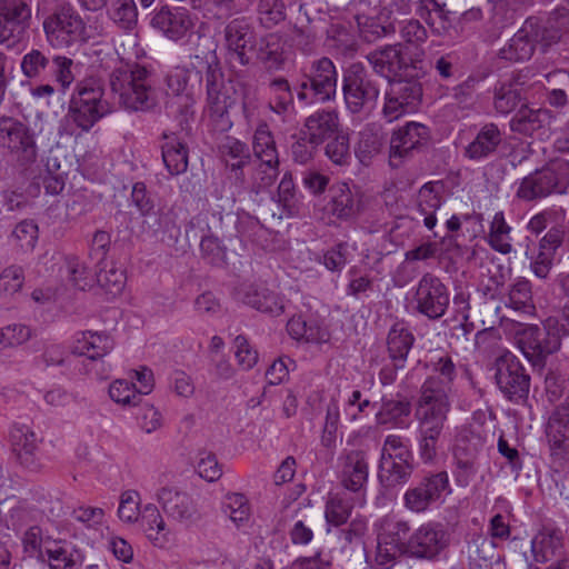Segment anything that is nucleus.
Listing matches in <instances>:
<instances>
[{"label": "nucleus", "instance_id": "f257e3e1", "mask_svg": "<svg viewBox=\"0 0 569 569\" xmlns=\"http://www.w3.org/2000/svg\"><path fill=\"white\" fill-rule=\"evenodd\" d=\"M189 71H194L204 81L207 93V107L210 118L216 122V127L222 130L231 128L232 122L229 118V109L233 104V99L224 82V73L214 51L198 50L190 56Z\"/></svg>", "mask_w": 569, "mask_h": 569}, {"label": "nucleus", "instance_id": "f03ea898", "mask_svg": "<svg viewBox=\"0 0 569 569\" xmlns=\"http://www.w3.org/2000/svg\"><path fill=\"white\" fill-rule=\"evenodd\" d=\"M109 86L128 110L148 111L157 104L150 71L136 62L120 61L109 74Z\"/></svg>", "mask_w": 569, "mask_h": 569}, {"label": "nucleus", "instance_id": "7ed1b4c3", "mask_svg": "<svg viewBox=\"0 0 569 569\" xmlns=\"http://www.w3.org/2000/svg\"><path fill=\"white\" fill-rule=\"evenodd\" d=\"M47 41L53 48H69L86 41V23L71 3L64 0H39Z\"/></svg>", "mask_w": 569, "mask_h": 569}, {"label": "nucleus", "instance_id": "20e7f679", "mask_svg": "<svg viewBox=\"0 0 569 569\" xmlns=\"http://www.w3.org/2000/svg\"><path fill=\"white\" fill-rule=\"evenodd\" d=\"M104 88L94 77L79 81L69 102L67 117L80 129L90 130L101 118L111 112L103 99Z\"/></svg>", "mask_w": 569, "mask_h": 569}, {"label": "nucleus", "instance_id": "39448f33", "mask_svg": "<svg viewBox=\"0 0 569 569\" xmlns=\"http://www.w3.org/2000/svg\"><path fill=\"white\" fill-rule=\"evenodd\" d=\"M338 72L335 63L327 57L310 62L302 69L297 98L301 102H327L337 92Z\"/></svg>", "mask_w": 569, "mask_h": 569}, {"label": "nucleus", "instance_id": "423d86ee", "mask_svg": "<svg viewBox=\"0 0 569 569\" xmlns=\"http://www.w3.org/2000/svg\"><path fill=\"white\" fill-rule=\"evenodd\" d=\"M375 527L377 535L375 566L377 568H392L397 565L399 556L407 555L410 525L407 520L395 516H386Z\"/></svg>", "mask_w": 569, "mask_h": 569}, {"label": "nucleus", "instance_id": "0eeeda50", "mask_svg": "<svg viewBox=\"0 0 569 569\" xmlns=\"http://www.w3.org/2000/svg\"><path fill=\"white\" fill-rule=\"evenodd\" d=\"M569 183V161L555 160L522 179L517 196L526 201L565 192Z\"/></svg>", "mask_w": 569, "mask_h": 569}, {"label": "nucleus", "instance_id": "6e6552de", "mask_svg": "<svg viewBox=\"0 0 569 569\" xmlns=\"http://www.w3.org/2000/svg\"><path fill=\"white\" fill-rule=\"evenodd\" d=\"M517 343L525 357L539 365L561 346V327L555 317H548L541 327L529 326L517 336Z\"/></svg>", "mask_w": 569, "mask_h": 569}, {"label": "nucleus", "instance_id": "1a4fd4ad", "mask_svg": "<svg viewBox=\"0 0 569 569\" xmlns=\"http://www.w3.org/2000/svg\"><path fill=\"white\" fill-rule=\"evenodd\" d=\"M343 98L352 113L376 103L380 89L377 79L361 63H352L343 76Z\"/></svg>", "mask_w": 569, "mask_h": 569}, {"label": "nucleus", "instance_id": "9d476101", "mask_svg": "<svg viewBox=\"0 0 569 569\" xmlns=\"http://www.w3.org/2000/svg\"><path fill=\"white\" fill-rule=\"evenodd\" d=\"M495 378L499 390L509 401L517 405L528 402L531 378L516 356L506 352L497 358Z\"/></svg>", "mask_w": 569, "mask_h": 569}, {"label": "nucleus", "instance_id": "9b49d317", "mask_svg": "<svg viewBox=\"0 0 569 569\" xmlns=\"http://www.w3.org/2000/svg\"><path fill=\"white\" fill-rule=\"evenodd\" d=\"M0 147L21 164L32 163L38 157L34 131L27 122L13 117H0Z\"/></svg>", "mask_w": 569, "mask_h": 569}, {"label": "nucleus", "instance_id": "f8f14e48", "mask_svg": "<svg viewBox=\"0 0 569 569\" xmlns=\"http://www.w3.org/2000/svg\"><path fill=\"white\" fill-rule=\"evenodd\" d=\"M413 76L397 78L390 80V88L386 92L385 106L382 109L383 117L392 122L401 116L411 112L417 108L422 98L421 83Z\"/></svg>", "mask_w": 569, "mask_h": 569}, {"label": "nucleus", "instance_id": "ddd939ff", "mask_svg": "<svg viewBox=\"0 0 569 569\" xmlns=\"http://www.w3.org/2000/svg\"><path fill=\"white\" fill-rule=\"evenodd\" d=\"M413 299L417 312L430 320L443 317L450 302L448 288L439 277L430 272L418 281Z\"/></svg>", "mask_w": 569, "mask_h": 569}, {"label": "nucleus", "instance_id": "4468645a", "mask_svg": "<svg viewBox=\"0 0 569 569\" xmlns=\"http://www.w3.org/2000/svg\"><path fill=\"white\" fill-rule=\"evenodd\" d=\"M448 473L440 471L423 477L417 486L408 489L403 496L405 507L411 512L420 513L439 501L446 493H450Z\"/></svg>", "mask_w": 569, "mask_h": 569}, {"label": "nucleus", "instance_id": "2eb2a0df", "mask_svg": "<svg viewBox=\"0 0 569 569\" xmlns=\"http://www.w3.org/2000/svg\"><path fill=\"white\" fill-rule=\"evenodd\" d=\"M366 59L376 73L389 81L413 76V71L417 70L415 61L403 53L401 43L378 48L369 52Z\"/></svg>", "mask_w": 569, "mask_h": 569}, {"label": "nucleus", "instance_id": "dca6fc26", "mask_svg": "<svg viewBox=\"0 0 569 569\" xmlns=\"http://www.w3.org/2000/svg\"><path fill=\"white\" fill-rule=\"evenodd\" d=\"M339 483L352 493L365 491L369 478V457L362 449L343 450L337 459Z\"/></svg>", "mask_w": 569, "mask_h": 569}, {"label": "nucleus", "instance_id": "f3484780", "mask_svg": "<svg viewBox=\"0 0 569 569\" xmlns=\"http://www.w3.org/2000/svg\"><path fill=\"white\" fill-rule=\"evenodd\" d=\"M448 411L417 409L419 457L425 463L435 461L443 435Z\"/></svg>", "mask_w": 569, "mask_h": 569}, {"label": "nucleus", "instance_id": "a211bd4d", "mask_svg": "<svg viewBox=\"0 0 569 569\" xmlns=\"http://www.w3.org/2000/svg\"><path fill=\"white\" fill-rule=\"evenodd\" d=\"M449 543V538L441 523L427 522L417 528L407 543L408 557L431 560Z\"/></svg>", "mask_w": 569, "mask_h": 569}, {"label": "nucleus", "instance_id": "6ab92c4d", "mask_svg": "<svg viewBox=\"0 0 569 569\" xmlns=\"http://www.w3.org/2000/svg\"><path fill=\"white\" fill-rule=\"evenodd\" d=\"M430 140V130L422 123L409 122L395 131L390 139L389 162L398 168L413 150L426 146Z\"/></svg>", "mask_w": 569, "mask_h": 569}, {"label": "nucleus", "instance_id": "aec40b11", "mask_svg": "<svg viewBox=\"0 0 569 569\" xmlns=\"http://www.w3.org/2000/svg\"><path fill=\"white\" fill-rule=\"evenodd\" d=\"M151 26L168 39L177 41L194 27V19L186 8L163 6L154 12Z\"/></svg>", "mask_w": 569, "mask_h": 569}, {"label": "nucleus", "instance_id": "412c9836", "mask_svg": "<svg viewBox=\"0 0 569 569\" xmlns=\"http://www.w3.org/2000/svg\"><path fill=\"white\" fill-rule=\"evenodd\" d=\"M224 41L228 50L239 60L241 66L251 61L250 51L253 50L256 39L254 28L244 17L232 19L224 27Z\"/></svg>", "mask_w": 569, "mask_h": 569}, {"label": "nucleus", "instance_id": "4be33fe9", "mask_svg": "<svg viewBox=\"0 0 569 569\" xmlns=\"http://www.w3.org/2000/svg\"><path fill=\"white\" fill-rule=\"evenodd\" d=\"M482 447L481 439L461 438L453 448L455 479L457 485L467 487L478 472V455Z\"/></svg>", "mask_w": 569, "mask_h": 569}, {"label": "nucleus", "instance_id": "5701e85b", "mask_svg": "<svg viewBox=\"0 0 569 569\" xmlns=\"http://www.w3.org/2000/svg\"><path fill=\"white\" fill-rule=\"evenodd\" d=\"M220 154L229 170L228 179L242 189L246 184L243 168L250 163L249 147L233 137H226L219 146Z\"/></svg>", "mask_w": 569, "mask_h": 569}, {"label": "nucleus", "instance_id": "b1692460", "mask_svg": "<svg viewBox=\"0 0 569 569\" xmlns=\"http://www.w3.org/2000/svg\"><path fill=\"white\" fill-rule=\"evenodd\" d=\"M339 132V117L335 110H318L305 120L300 134L312 146H320Z\"/></svg>", "mask_w": 569, "mask_h": 569}, {"label": "nucleus", "instance_id": "393cba45", "mask_svg": "<svg viewBox=\"0 0 569 569\" xmlns=\"http://www.w3.org/2000/svg\"><path fill=\"white\" fill-rule=\"evenodd\" d=\"M409 458L410 452L408 450L395 455L381 452L378 476L381 485L392 488L406 483L413 470Z\"/></svg>", "mask_w": 569, "mask_h": 569}, {"label": "nucleus", "instance_id": "a878e982", "mask_svg": "<svg viewBox=\"0 0 569 569\" xmlns=\"http://www.w3.org/2000/svg\"><path fill=\"white\" fill-rule=\"evenodd\" d=\"M157 497L163 511L169 517L180 522L191 521L196 518L197 509L188 493L163 487L158 491Z\"/></svg>", "mask_w": 569, "mask_h": 569}, {"label": "nucleus", "instance_id": "bb28decb", "mask_svg": "<svg viewBox=\"0 0 569 569\" xmlns=\"http://www.w3.org/2000/svg\"><path fill=\"white\" fill-rule=\"evenodd\" d=\"M452 385L440 381V376H429L421 386L417 409L450 411L449 395Z\"/></svg>", "mask_w": 569, "mask_h": 569}, {"label": "nucleus", "instance_id": "cd10ccee", "mask_svg": "<svg viewBox=\"0 0 569 569\" xmlns=\"http://www.w3.org/2000/svg\"><path fill=\"white\" fill-rule=\"evenodd\" d=\"M11 441L20 463L30 470H38V439L31 428L26 425L14 426L11 430Z\"/></svg>", "mask_w": 569, "mask_h": 569}, {"label": "nucleus", "instance_id": "c85d7f7f", "mask_svg": "<svg viewBox=\"0 0 569 569\" xmlns=\"http://www.w3.org/2000/svg\"><path fill=\"white\" fill-rule=\"evenodd\" d=\"M563 547L560 529L542 527L531 540V553L538 563H546L558 556Z\"/></svg>", "mask_w": 569, "mask_h": 569}, {"label": "nucleus", "instance_id": "c756f323", "mask_svg": "<svg viewBox=\"0 0 569 569\" xmlns=\"http://www.w3.org/2000/svg\"><path fill=\"white\" fill-rule=\"evenodd\" d=\"M502 140V132L498 126L495 123H487L466 147L465 156L471 160H481L487 158L496 152Z\"/></svg>", "mask_w": 569, "mask_h": 569}, {"label": "nucleus", "instance_id": "7c9ffc66", "mask_svg": "<svg viewBox=\"0 0 569 569\" xmlns=\"http://www.w3.org/2000/svg\"><path fill=\"white\" fill-rule=\"evenodd\" d=\"M416 13L437 36L447 34L451 28V12L441 0H419Z\"/></svg>", "mask_w": 569, "mask_h": 569}, {"label": "nucleus", "instance_id": "2f4dec72", "mask_svg": "<svg viewBox=\"0 0 569 569\" xmlns=\"http://www.w3.org/2000/svg\"><path fill=\"white\" fill-rule=\"evenodd\" d=\"M532 31V23L525 22L508 44L500 49L499 57L512 62L530 59L535 51V43L530 36L533 34Z\"/></svg>", "mask_w": 569, "mask_h": 569}, {"label": "nucleus", "instance_id": "473e14b6", "mask_svg": "<svg viewBox=\"0 0 569 569\" xmlns=\"http://www.w3.org/2000/svg\"><path fill=\"white\" fill-rule=\"evenodd\" d=\"M113 346V340L108 335L86 331L76 340L72 353L97 360L108 355Z\"/></svg>", "mask_w": 569, "mask_h": 569}, {"label": "nucleus", "instance_id": "72a5a7b5", "mask_svg": "<svg viewBox=\"0 0 569 569\" xmlns=\"http://www.w3.org/2000/svg\"><path fill=\"white\" fill-rule=\"evenodd\" d=\"M331 200L330 211L339 219L348 220L353 218L359 211V200L348 183L338 182L330 188Z\"/></svg>", "mask_w": 569, "mask_h": 569}, {"label": "nucleus", "instance_id": "f704fd0d", "mask_svg": "<svg viewBox=\"0 0 569 569\" xmlns=\"http://www.w3.org/2000/svg\"><path fill=\"white\" fill-rule=\"evenodd\" d=\"M167 140L162 146V159L172 176L183 173L188 169V149L176 133L163 134Z\"/></svg>", "mask_w": 569, "mask_h": 569}, {"label": "nucleus", "instance_id": "c9c22d12", "mask_svg": "<svg viewBox=\"0 0 569 569\" xmlns=\"http://www.w3.org/2000/svg\"><path fill=\"white\" fill-rule=\"evenodd\" d=\"M243 302L258 311L269 313L271 316H279L283 312L284 306L282 300L274 292L264 288H257L250 286L244 292Z\"/></svg>", "mask_w": 569, "mask_h": 569}, {"label": "nucleus", "instance_id": "e433bc0d", "mask_svg": "<svg viewBox=\"0 0 569 569\" xmlns=\"http://www.w3.org/2000/svg\"><path fill=\"white\" fill-rule=\"evenodd\" d=\"M437 184L428 182L423 184L417 196V208L423 217V224L429 230L437 223L436 212L442 204V198L436 190Z\"/></svg>", "mask_w": 569, "mask_h": 569}, {"label": "nucleus", "instance_id": "4c0bfd02", "mask_svg": "<svg viewBox=\"0 0 569 569\" xmlns=\"http://www.w3.org/2000/svg\"><path fill=\"white\" fill-rule=\"evenodd\" d=\"M547 119V110L531 109L523 104L511 118L510 129L511 131L520 134L531 136L533 132L543 127V123Z\"/></svg>", "mask_w": 569, "mask_h": 569}, {"label": "nucleus", "instance_id": "58836bf2", "mask_svg": "<svg viewBox=\"0 0 569 569\" xmlns=\"http://www.w3.org/2000/svg\"><path fill=\"white\" fill-rule=\"evenodd\" d=\"M415 342L413 335L401 323L392 326L388 333V351L392 360L405 362ZM402 367V365H396Z\"/></svg>", "mask_w": 569, "mask_h": 569}, {"label": "nucleus", "instance_id": "ea45409f", "mask_svg": "<svg viewBox=\"0 0 569 569\" xmlns=\"http://www.w3.org/2000/svg\"><path fill=\"white\" fill-rule=\"evenodd\" d=\"M269 107L278 114H284L293 107V93L283 77L272 79L268 84Z\"/></svg>", "mask_w": 569, "mask_h": 569}, {"label": "nucleus", "instance_id": "a19ab883", "mask_svg": "<svg viewBox=\"0 0 569 569\" xmlns=\"http://www.w3.org/2000/svg\"><path fill=\"white\" fill-rule=\"evenodd\" d=\"M252 148L254 156L263 164L279 163L276 142L267 123H261L256 129Z\"/></svg>", "mask_w": 569, "mask_h": 569}, {"label": "nucleus", "instance_id": "79ce46f5", "mask_svg": "<svg viewBox=\"0 0 569 569\" xmlns=\"http://www.w3.org/2000/svg\"><path fill=\"white\" fill-rule=\"evenodd\" d=\"M141 527L153 546L162 548L166 543V522L154 505H147L141 511Z\"/></svg>", "mask_w": 569, "mask_h": 569}, {"label": "nucleus", "instance_id": "37998d69", "mask_svg": "<svg viewBox=\"0 0 569 569\" xmlns=\"http://www.w3.org/2000/svg\"><path fill=\"white\" fill-rule=\"evenodd\" d=\"M97 282L112 297L118 296L124 288L126 274L124 270L118 268L112 261H104L98 264Z\"/></svg>", "mask_w": 569, "mask_h": 569}, {"label": "nucleus", "instance_id": "c03bdc74", "mask_svg": "<svg viewBox=\"0 0 569 569\" xmlns=\"http://www.w3.org/2000/svg\"><path fill=\"white\" fill-rule=\"evenodd\" d=\"M511 227L506 222L503 212H497L490 223L488 243L497 252L508 254L512 251Z\"/></svg>", "mask_w": 569, "mask_h": 569}, {"label": "nucleus", "instance_id": "a18cd8bd", "mask_svg": "<svg viewBox=\"0 0 569 569\" xmlns=\"http://www.w3.org/2000/svg\"><path fill=\"white\" fill-rule=\"evenodd\" d=\"M46 553L49 559L50 569H77L84 561L80 550L76 548L69 549L58 543L52 548H48Z\"/></svg>", "mask_w": 569, "mask_h": 569}, {"label": "nucleus", "instance_id": "49530a36", "mask_svg": "<svg viewBox=\"0 0 569 569\" xmlns=\"http://www.w3.org/2000/svg\"><path fill=\"white\" fill-rule=\"evenodd\" d=\"M251 59L254 57L269 67L278 66L282 59L279 52V40L276 34H267L254 39L253 50L250 51Z\"/></svg>", "mask_w": 569, "mask_h": 569}, {"label": "nucleus", "instance_id": "de8ad7c7", "mask_svg": "<svg viewBox=\"0 0 569 569\" xmlns=\"http://www.w3.org/2000/svg\"><path fill=\"white\" fill-rule=\"evenodd\" d=\"M411 407L407 400H382L381 408L377 413V419L380 425L392 423L401 426L403 418L410 415Z\"/></svg>", "mask_w": 569, "mask_h": 569}, {"label": "nucleus", "instance_id": "09e8293b", "mask_svg": "<svg viewBox=\"0 0 569 569\" xmlns=\"http://www.w3.org/2000/svg\"><path fill=\"white\" fill-rule=\"evenodd\" d=\"M222 511L237 526L248 522L250 518L249 501L242 493H228L222 502Z\"/></svg>", "mask_w": 569, "mask_h": 569}, {"label": "nucleus", "instance_id": "8fccbe9b", "mask_svg": "<svg viewBox=\"0 0 569 569\" xmlns=\"http://www.w3.org/2000/svg\"><path fill=\"white\" fill-rule=\"evenodd\" d=\"M525 22L532 23L533 34L530 36L535 46L537 43H541L543 47H549L550 44L558 42L561 38V32L565 31V29L551 22V14L549 16L546 24L535 17L528 18Z\"/></svg>", "mask_w": 569, "mask_h": 569}, {"label": "nucleus", "instance_id": "3c124183", "mask_svg": "<svg viewBox=\"0 0 569 569\" xmlns=\"http://www.w3.org/2000/svg\"><path fill=\"white\" fill-rule=\"evenodd\" d=\"M507 306L523 313H530L533 310L531 286L528 280L520 279L511 286Z\"/></svg>", "mask_w": 569, "mask_h": 569}, {"label": "nucleus", "instance_id": "603ef678", "mask_svg": "<svg viewBox=\"0 0 569 569\" xmlns=\"http://www.w3.org/2000/svg\"><path fill=\"white\" fill-rule=\"evenodd\" d=\"M303 16V19H299V22L293 27L292 39L300 50L305 53H311L318 38L317 29L311 24L307 12Z\"/></svg>", "mask_w": 569, "mask_h": 569}, {"label": "nucleus", "instance_id": "864d4df0", "mask_svg": "<svg viewBox=\"0 0 569 569\" xmlns=\"http://www.w3.org/2000/svg\"><path fill=\"white\" fill-rule=\"evenodd\" d=\"M521 91L516 86L502 84L495 92V109L501 114L512 112L521 102Z\"/></svg>", "mask_w": 569, "mask_h": 569}, {"label": "nucleus", "instance_id": "5fc2aeb1", "mask_svg": "<svg viewBox=\"0 0 569 569\" xmlns=\"http://www.w3.org/2000/svg\"><path fill=\"white\" fill-rule=\"evenodd\" d=\"M382 147V139L379 133L370 128L363 129L359 133V141L356 154L362 163L369 161L373 156L378 154Z\"/></svg>", "mask_w": 569, "mask_h": 569}, {"label": "nucleus", "instance_id": "6e6d98bb", "mask_svg": "<svg viewBox=\"0 0 569 569\" xmlns=\"http://www.w3.org/2000/svg\"><path fill=\"white\" fill-rule=\"evenodd\" d=\"M352 505L349 500L339 497H331L326 503L325 516L328 523L341 526L347 522L351 516Z\"/></svg>", "mask_w": 569, "mask_h": 569}, {"label": "nucleus", "instance_id": "4d7b16f0", "mask_svg": "<svg viewBox=\"0 0 569 569\" xmlns=\"http://www.w3.org/2000/svg\"><path fill=\"white\" fill-rule=\"evenodd\" d=\"M327 157L338 166H345L349 163L351 159L349 138L337 132L326 146Z\"/></svg>", "mask_w": 569, "mask_h": 569}, {"label": "nucleus", "instance_id": "13d9d810", "mask_svg": "<svg viewBox=\"0 0 569 569\" xmlns=\"http://www.w3.org/2000/svg\"><path fill=\"white\" fill-rule=\"evenodd\" d=\"M29 24L0 14V43L13 47L23 38Z\"/></svg>", "mask_w": 569, "mask_h": 569}, {"label": "nucleus", "instance_id": "bf43d9fd", "mask_svg": "<svg viewBox=\"0 0 569 569\" xmlns=\"http://www.w3.org/2000/svg\"><path fill=\"white\" fill-rule=\"evenodd\" d=\"M286 19V7L280 0H261L259 20L266 28H272Z\"/></svg>", "mask_w": 569, "mask_h": 569}, {"label": "nucleus", "instance_id": "052dcab7", "mask_svg": "<svg viewBox=\"0 0 569 569\" xmlns=\"http://www.w3.org/2000/svg\"><path fill=\"white\" fill-rule=\"evenodd\" d=\"M67 278L71 284L80 290L90 287L89 271L86 264L76 256L66 258Z\"/></svg>", "mask_w": 569, "mask_h": 569}, {"label": "nucleus", "instance_id": "680f3d73", "mask_svg": "<svg viewBox=\"0 0 569 569\" xmlns=\"http://www.w3.org/2000/svg\"><path fill=\"white\" fill-rule=\"evenodd\" d=\"M0 14L30 26V0H0Z\"/></svg>", "mask_w": 569, "mask_h": 569}, {"label": "nucleus", "instance_id": "e2e57ef3", "mask_svg": "<svg viewBox=\"0 0 569 569\" xmlns=\"http://www.w3.org/2000/svg\"><path fill=\"white\" fill-rule=\"evenodd\" d=\"M111 17L122 28H131L137 22L138 17L134 0H114Z\"/></svg>", "mask_w": 569, "mask_h": 569}, {"label": "nucleus", "instance_id": "0e129e2a", "mask_svg": "<svg viewBox=\"0 0 569 569\" xmlns=\"http://www.w3.org/2000/svg\"><path fill=\"white\" fill-rule=\"evenodd\" d=\"M431 376H440V381L452 385L457 377L456 365L448 353H435L430 359Z\"/></svg>", "mask_w": 569, "mask_h": 569}, {"label": "nucleus", "instance_id": "69168bd1", "mask_svg": "<svg viewBox=\"0 0 569 569\" xmlns=\"http://www.w3.org/2000/svg\"><path fill=\"white\" fill-rule=\"evenodd\" d=\"M109 395L114 402L121 405L136 406L140 400L136 386L124 379H118L112 382L109 388Z\"/></svg>", "mask_w": 569, "mask_h": 569}, {"label": "nucleus", "instance_id": "338daca9", "mask_svg": "<svg viewBox=\"0 0 569 569\" xmlns=\"http://www.w3.org/2000/svg\"><path fill=\"white\" fill-rule=\"evenodd\" d=\"M279 163L263 164L260 162L250 184V192L258 194L273 184L278 177Z\"/></svg>", "mask_w": 569, "mask_h": 569}, {"label": "nucleus", "instance_id": "774afa93", "mask_svg": "<svg viewBox=\"0 0 569 569\" xmlns=\"http://www.w3.org/2000/svg\"><path fill=\"white\" fill-rule=\"evenodd\" d=\"M38 224L32 220L19 222L13 231L12 238L24 250L32 249L38 240Z\"/></svg>", "mask_w": 569, "mask_h": 569}]
</instances>
